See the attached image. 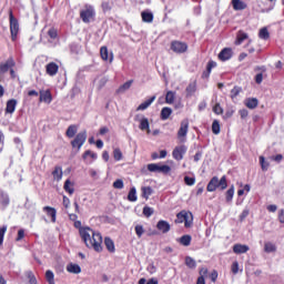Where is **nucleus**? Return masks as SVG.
<instances>
[{
  "mask_svg": "<svg viewBox=\"0 0 284 284\" xmlns=\"http://www.w3.org/2000/svg\"><path fill=\"white\" fill-rule=\"evenodd\" d=\"M79 232L84 245L89 247V250L103 252V236L99 232L88 226L80 227Z\"/></svg>",
  "mask_w": 284,
  "mask_h": 284,
  "instance_id": "1",
  "label": "nucleus"
},
{
  "mask_svg": "<svg viewBox=\"0 0 284 284\" xmlns=\"http://www.w3.org/2000/svg\"><path fill=\"white\" fill-rule=\"evenodd\" d=\"M217 187L220 190H226L227 189V179L224 176L219 180L216 176L212 178L209 182L206 190L207 192H216Z\"/></svg>",
  "mask_w": 284,
  "mask_h": 284,
  "instance_id": "2",
  "label": "nucleus"
},
{
  "mask_svg": "<svg viewBox=\"0 0 284 284\" xmlns=\"http://www.w3.org/2000/svg\"><path fill=\"white\" fill-rule=\"evenodd\" d=\"M9 20H10V32L12 41H17V34H19V21L12 14V10L9 11Z\"/></svg>",
  "mask_w": 284,
  "mask_h": 284,
  "instance_id": "3",
  "label": "nucleus"
},
{
  "mask_svg": "<svg viewBox=\"0 0 284 284\" xmlns=\"http://www.w3.org/2000/svg\"><path fill=\"white\" fill-rule=\"evenodd\" d=\"M94 7L87 4L83 10L80 12V17L83 23H90L91 19H94Z\"/></svg>",
  "mask_w": 284,
  "mask_h": 284,
  "instance_id": "4",
  "label": "nucleus"
},
{
  "mask_svg": "<svg viewBox=\"0 0 284 284\" xmlns=\"http://www.w3.org/2000/svg\"><path fill=\"white\" fill-rule=\"evenodd\" d=\"M149 172H158L159 174H169L172 171L170 165H161L156 163H151L148 165Z\"/></svg>",
  "mask_w": 284,
  "mask_h": 284,
  "instance_id": "5",
  "label": "nucleus"
},
{
  "mask_svg": "<svg viewBox=\"0 0 284 284\" xmlns=\"http://www.w3.org/2000/svg\"><path fill=\"white\" fill-rule=\"evenodd\" d=\"M88 139V132L82 131L77 134L75 139L71 142L72 148H78V150H81L83 148V143H85Z\"/></svg>",
  "mask_w": 284,
  "mask_h": 284,
  "instance_id": "6",
  "label": "nucleus"
},
{
  "mask_svg": "<svg viewBox=\"0 0 284 284\" xmlns=\"http://www.w3.org/2000/svg\"><path fill=\"white\" fill-rule=\"evenodd\" d=\"M171 50L175 52V54H184V52H187V43L181 41H172Z\"/></svg>",
  "mask_w": 284,
  "mask_h": 284,
  "instance_id": "7",
  "label": "nucleus"
},
{
  "mask_svg": "<svg viewBox=\"0 0 284 284\" xmlns=\"http://www.w3.org/2000/svg\"><path fill=\"white\" fill-rule=\"evenodd\" d=\"M190 129V120L184 119L181 122V126L178 131V139L181 141H185V136H187V130Z\"/></svg>",
  "mask_w": 284,
  "mask_h": 284,
  "instance_id": "8",
  "label": "nucleus"
},
{
  "mask_svg": "<svg viewBox=\"0 0 284 284\" xmlns=\"http://www.w3.org/2000/svg\"><path fill=\"white\" fill-rule=\"evenodd\" d=\"M135 120L140 123L139 128L142 130V132H148V134H150V121L148 120V118L143 116V115H136Z\"/></svg>",
  "mask_w": 284,
  "mask_h": 284,
  "instance_id": "9",
  "label": "nucleus"
},
{
  "mask_svg": "<svg viewBox=\"0 0 284 284\" xmlns=\"http://www.w3.org/2000/svg\"><path fill=\"white\" fill-rule=\"evenodd\" d=\"M185 152H187V146L185 145L176 146L173 150V159H175V161H183V155L185 154Z\"/></svg>",
  "mask_w": 284,
  "mask_h": 284,
  "instance_id": "10",
  "label": "nucleus"
},
{
  "mask_svg": "<svg viewBox=\"0 0 284 284\" xmlns=\"http://www.w3.org/2000/svg\"><path fill=\"white\" fill-rule=\"evenodd\" d=\"M45 70L49 77H57V73L59 72V64L54 62H50L47 64Z\"/></svg>",
  "mask_w": 284,
  "mask_h": 284,
  "instance_id": "11",
  "label": "nucleus"
},
{
  "mask_svg": "<svg viewBox=\"0 0 284 284\" xmlns=\"http://www.w3.org/2000/svg\"><path fill=\"white\" fill-rule=\"evenodd\" d=\"M100 54H101V59L103 61H109L110 63H112V61H114V55L108 51V47H102L100 49Z\"/></svg>",
  "mask_w": 284,
  "mask_h": 284,
  "instance_id": "12",
  "label": "nucleus"
},
{
  "mask_svg": "<svg viewBox=\"0 0 284 284\" xmlns=\"http://www.w3.org/2000/svg\"><path fill=\"white\" fill-rule=\"evenodd\" d=\"M156 227L160 232H162V234H168V232H170V223L165 220H160L156 224Z\"/></svg>",
  "mask_w": 284,
  "mask_h": 284,
  "instance_id": "13",
  "label": "nucleus"
},
{
  "mask_svg": "<svg viewBox=\"0 0 284 284\" xmlns=\"http://www.w3.org/2000/svg\"><path fill=\"white\" fill-rule=\"evenodd\" d=\"M234 254H247L250 252V246L246 244H235L233 246Z\"/></svg>",
  "mask_w": 284,
  "mask_h": 284,
  "instance_id": "14",
  "label": "nucleus"
},
{
  "mask_svg": "<svg viewBox=\"0 0 284 284\" xmlns=\"http://www.w3.org/2000/svg\"><path fill=\"white\" fill-rule=\"evenodd\" d=\"M10 68H14V60L12 58L8 59L6 63L0 65V74H6Z\"/></svg>",
  "mask_w": 284,
  "mask_h": 284,
  "instance_id": "15",
  "label": "nucleus"
},
{
  "mask_svg": "<svg viewBox=\"0 0 284 284\" xmlns=\"http://www.w3.org/2000/svg\"><path fill=\"white\" fill-rule=\"evenodd\" d=\"M220 61H230L232 59V49L225 48L219 54Z\"/></svg>",
  "mask_w": 284,
  "mask_h": 284,
  "instance_id": "16",
  "label": "nucleus"
},
{
  "mask_svg": "<svg viewBox=\"0 0 284 284\" xmlns=\"http://www.w3.org/2000/svg\"><path fill=\"white\" fill-rule=\"evenodd\" d=\"M244 104L246 105V108H248V110H255V108H258V99H256V98H247L244 101Z\"/></svg>",
  "mask_w": 284,
  "mask_h": 284,
  "instance_id": "17",
  "label": "nucleus"
},
{
  "mask_svg": "<svg viewBox=\"0 0 284 284\" xmlns=\"http://www.w3.org/2000/svg\"><path fill=\"white\" fill-rule=\"evenodd\" d=\"M43 212H47L48 216L51 217L52 223H57V209L52 206H44Z\"/></svg>",
  "mask_w": 284,
  "mask_h": 284,
  "instance_id": "18",
  "label": "nucleus"
},
{
  "mask_svg": "<svg viewBox=\"0 0 284 284\" xmlns=\"http://www.w3.org/2000/svg\"><path fill=\"white\" fill-rule=\"evenodd\" d=\"M67 272H69V274H81V266L79 264L69 263L67 265Z\"/></svg>",
  "mask_w": 284,
  "mask_h": 284,
  "instance_id": "19",
  "label": "nucleus"
},
{
  "mask_svg": "<svg viewBox=\"0 0 284 284\" xmlns=\"http://www.w3.org/2000/svg\"><path fill=\"white\" fill-rule=\"evenodd\" d=\"M14 110H17V100L11 99L7 102L6 113L14 114Z\"/></svg>",
  "mask_w": 284,
  "mask_h": 284,
  "instance_id": "20",
  "label": "nucleus"
},
{
  "mask_svg": "<svg viewBox=\"0 0 284 284\" xmlns=\"http://www.w3.org/2000/svg\"><path fill=\"white\" fill-rule=\"evenodd\" d=\"M40 101H43V103H52V93L50 91H41L40 92Z\"/></svg>",
  "mask_w": 284,
  "mask_h": 284,
  "instance_id": "21",
  "label": "nucleus"
},
{
  "mask_svg": "<svg viewBox=\"0 0 284 284\" xmlns=\"http://www.w3.org/2000/svg\"><path fill=\"white\" fill-rule=\"evenodd\" d=\"M156 101V95L151 97L149 100L142 102L139 106L138 110H148V108L151 105V103H154Z\"/></svg>",
  "mask_w": 284,
  "mask_h": 284,
  "instance_id": "22",
  "label": "nucleus"
},
{
  "mask_svg": "<svg viewBox=\"0 0 284 284\" xmlns=\"http://www.w3.org/2000/svg\"><path fill=\"white\" fill-rule=\"evenodd\" d=\"M104 245L108 252L114 253L116 251V248L114 247V241H112V239L110 237L104 239Z\"/></svg>",
  "mask_w": 284,
  "mask_h": 284,
  "instance_id": "23",
  "label": "nucleus"
},
{
  "mask_svg": "<svg viewBox=\"0 0 284 284\" xmlns=\"http://www.w3.org/2000/svg\"><path fill=\"white\" fill-rule=\"evenodd\" d=\"M172 115V109L169 106H164L161 110V119L162 121H168V119H170V116Z\"/></svg>",
  "mask_w": 284,
  "mask_h": 284,
  "instance_id": "24",
  "label": "nucleus"
},
{
  "mask_svg": "<svg viewBox=\"0 0 284 284\" xmlns=\"http://www.w3.org/2000/svg\"><path fill=\"white\" fill-rule=\"evenodd\" d=\"M232 6L234 10H245L247 8V4L241 0H232Z\"/></svg>",
  "mask_w": 284,
  "mask_h": 284,
  "instance_id": "25",
  "label": "nucleus"
},
{
  "mask_svg": "<svg viewBox=\"0 0 284 284\" xmlns=\"http://www.w3.org/2000/svg\"><path fill=\"white\" fill-rule=\"evenodd\" d=\"M132 83H134L133 80L126 81L124 84H122V85L118 89V92H119L120 94H123V92H128V90H130V88H132Z\"/></svg>",
  "mask_w": 284,
  "mask_h": 284,
  "instance_id": "26",
  "label": "nucleus"
},
{
  "mask_svg": "<svg viewBox=\"0 0 284 284\" xmlns=\"http://www.w3.org/2000/svg\"><path fill=\"white\" fill-rule=\"evenodd\" d=\"M52 175L55 181H61L63 179V170L60 166H55Z\"/></svg>",
  "mask_w": 284,
  "mask_h": 284,
  "instance_id": "27",
  "label": "nucleus"
},
{
  "mask_svg": "<svg viewBox=\"0 0 284 284\" xmlns=\"http://www.w3.org/2000/svg\"><path fill=\"white\" fill-rule=\"evenodd\" d=\"M142 21L145 23H152V21H154V14H152V12L143 11Z\"/></svg>",
  "mask_w": 284,
  "mask_h": 284,
  "instance_id": "28",
  "label": "nucleus"
},
{
  "mask_svg": "<svg viewBox=\"0 0 284 284\" xmlns=\"http://www.w3.org/2000/svg\"><path fill=\"white\" fill-rule=\"evenodd\" d=\"M264 252H266V254H272V252H276V244L272 242H266L264 244Z\"/></svg>",
  "mask_w": 284,
  "mask_h": 284,
  "instance_id": "29",
  "label": "nucleus"
},
{
  "mask_svg": "<svg viewBox=\"0 0 284 284\" xmlns=\"http://www.w3.org/2000/svg\"><path fill=\"white\" fill-rule=\"evenodd\" d=\"M0 205L8 207L10 205V197L6 193H0Z\"/></svg>",
  "mask_w": 284,
  "mask_h": 284,
  "instance_id": "30",
  "label": "nucleus"
},
{
  "mask_svg": "<svg viewBox=\"0 0 284 284\" xmlns=\"http://www.w3.org/2000/svg\"><path fill=\"white\" fill-rule=\"evenodd\" d=\"M179 243L181 245H184V247H190V244L192 243V236L190 235H183L180 240Z\"/></svg>",
  "mask_w": 284,
  "mask_h": 284,
  "instance_id": "31",
  "label": "nucleus"
},
{
  "mask_svg": "<svg viewBox=\"0 0 284 284\" xmlns=\"http://www.w3.org/2000/svg\"><path fill=\"white\" fill-rule=\"evenodd\" d=\"M64 190L68 192V194H74V183H72L70 180H67L64 182Z\"/></svg>",
  "mask_w": 284,
  "mask_h": 284,
  "instance_id": "32",
  "label": "nucleus"
},
{
  "mask_svg": "<svg viewBox=\"0 0 284 284\" xmlns=\"http://www.w3.org/2000/svg\"><path fill=\"white\" fill-rule=\"evenodd\" d=\"M78 130H79V128L77 125H74V124L70 125L67 130V136L69 139L74 138V134H77Z\"/></svg>",
  "mask_w": 284,
  "mask_h": 284,
  "instance_id": "33",
  "label": "nucleus"
},
{
  "mask_svg": "<svg viewBox=\"0 0 284 284\" xmlns=\"http://www.w3.org/2000/svg\"><path fill=\"white\" fill-rule=\"evenodd\" d=\"M260 165L263 172H267V170H270V163L265 161V156L263 155L260 156Z\"/></svg>",
  "mask_w": 284,
  "mask_h": 284,
  "instance_id": "34",
  "label": "nucleus"
},
{
  "mask_svg": "<svg viewBox=\"0 0 284 284\" xmlns=\"http://www.w3.org/2000/svg\"><path fill=\"white\" fill-rule=\"evenodd\" d=\"M185 265L186 267H190V270H195L196 268V261L190 256L185 257Z\"/></svg>",
  "mask_w": 284,
  "mask_h": 284,
  "instance_id": "35",
  "label": "nucleus"
},
{
  "mask_svg": "<svg viewBox=\"0 0 284 284\" xmlns=\"http://www.w3.org/2000/svg\"><path fill=\"white\" fill-rule=\"evenodd\" d=\"M245 39H247V33L243 32V31H240L237 33V39L235 41V44L236 45H241V43H243L245 41Z\"/></svg>",
  "mask_w": 284,
  "mask_h": 284,
  "instance_id": "36",
  "label": "nucleus"
},
{
  "mask_svg": "<svg viewBox=\"0 0 284 284\" xmlns=\"http://www.w3.org/2000/svg\"><path fill=\"white\" fill-rule=\"evenodd\" d=\"M154 191L152 190V187H150V186H143L142 187V196L144 197V199H150V196H152V193H153Z\"/></svg>",
  "mask_w": 284,
  "mask_h": 284,
  "instance_id": "37",
  "label": "nucleus"
},
{
  "mask_svg": "<svg viewBox=\"0 0 284 284\" xmlns=\"http://www.w3.org/2000/svg\"><path fill=\"white\" fill-rule=\"evenodd\" d=\"M196 92V82H192L186 88V97H192Z\"/></svg>",
  "mask_w": 284,
  "mask_h": 284,
  "instance_id": "38",
  "label": "nucleus"
},
{
  "mask_svg": "<svg viewBox=\"0 0 284 284\" xmlns=\"http://www.w3.org/2000/svg\"><path fill=\"white\" fill-rule=\"evenodd\" d=\"M241 92H243V89L241 87H234L231 90V99H232V101H234L236 99V97H239V94H241Z\"/></svg>",
  "mask_w": 284,
  "mask_h": 284,
  "instance_id": "39",
  "label": "nucleus"
},
{
  "mask_svg": "<svg viewBox=\"0 0 284 284\" xmlns=\"http://www.w3.org/2000/svg\"><path fill=\"white\" fill-rule=\"evenodd\" d=\"M136 187H132L128 194V201H131L132 203L136 202Z\"/></svg>",
  "mask_w": 284,
  "mask_h": 284,
  "instance_id": "40",
  "label": "nucleus"
},
{
  "mask_svg": "<svg viewBox=\"0 0 284 284\" xmlns=\"http://www.w3.org/2000/svg\"><path fill=\"white\" fill-rule=\"evenodd\" d=\"M175 97H176V93H175V92H173V91L166 92V97H165L166 103H169V104L174 103Z\"/></svg>",
  "mask_w": 284,
  "mask_h": 284,
  "instance_id": "41",
  "label": "nucleus"
},
{
  "mask_svg": "<svg viewBox=\"0 0 284 284\" xmlns=\"http://www.w3.org/2000/svg\"><path fill=\"white\" fill-rule=\"evenodd\" d=\"M260 39H264V41H267L270 39V31H267V28H262L258 33Z\"/></svg>",
  "mask_w": 284,
  "mask_h": 284,
  "instance_id": "42",
  "label": "nucleus"
},
{
  "mask_svg": "<svg viewBox=\"0 0 284 284\" xmlns=\"http://www.w3.org/2000/svg\"><path fill=\"white\" fill-rule=\"evenodd\" d=\"M232 199H234V185H232L227 191H226V202L232 203Z\"/></svg>",
  "mask_w": 284,
  "mask_h": 284,
  "instance_id": "43",
  "label": "nucleus"
},
{
  "mask_svg": "<svg viewBox=\"0 0 284 284\" xmlns=\"http://www.w3.org/2000/svg\"><path fill=\"white\" fill-rule=\"evenodd\" d=\"M193 221H194V219L192 216V213H186V217L184 220L185 227H192Z\"/></svg>",
  "mask_w": 284,
  "mask_h": 284,
  "instance_id": "44",
  "label": "nucleus"
},
{
  "mask_svg": "<svg viewBox=\"0 0 284 284\" xmlns=\"http://www.w3.org/2000/svg\"><path fill=\"white\" fill-rule=\"evenodd\" d=\"M187 216L186 212H180L176 215L175 223H185V217Z\"/></svg>",
  "mask_w": 284,
  "mask_h": 284,
  "instance_id": "45",
  "label": "nucleus"
},
{
  "mask_svg": "<svg viewBox=\"0 0 284 284\" xmlns=\"http://www.w3.org/2000/svg\"><path fill=\"white\" fill-rule=\"evenodd\" d=\"M212 132L213 134H221V124L216 120L212 124Z\"/></svg>",
  "mask_w": 284,
  "mask_h": 284,
  "instance_id": "46",
  "label": "nucleus"
},
{
  "mask_svg": "<svg viewBox=\"0 0 284 284\" xmlns=\"http://www.w3.org/2000/svg\"><path fill=\"white\" fill-rule=\"evenodd\" d=\"M135 234L138 236V239H141V236H143V234H145V229H143V225H135Z\"/></svg>",
  "mask_w": 284,
  "mask_h": 284,
  "instance_id": "47",
  "label": "nucleus"
},
{
  "mask_svg": "<svg viewBox=\"0 0 284 284\" xmlns=\"http://www.w3.org/2000/svg\"><path fill=\"white\" fill-rule=\"evenodd\" d=\"M113 159L115 161H121L123 159V153L121 152V149H114Z\"/></svg>",
  "mask_w": 284,
  "mask_h": 284,
  "instance_id": "48",
  "label": "nucleus"
},
{
  "mask_svg": "<svg viewBox=\"0 0 284 284\" xmlns=\"http://www.w3.org/2000/svg\"><path fill=\"white\" fill-rule=\"evenodd\" d=\"M113 187H114L115 190H123V187H124L123 180H121V179L115 180V181L113 182Z\"/></svg>",
  "mask_w": 284,
  "mask_h": 284,
  "instance_id": "49",
  "label": "nucleus"
},
{
  "mask_svg": "<svg viewBox=\"0 0 284 284\" xmlns=\"http://www.w3.org/2000/svg\"><path fill=\"white\" fill-rule=\"evenodd\" d=\"M6 232H8V225L0 227V245H3V236H6Z\"/></svg>",
  "mask_w": 284,
  "mask_h": 284,
  "instance_id": "50",
  "label": "nucleus"
},
{
  "mask_svg": "<svg viewBox=\"0 0 284 284\" xmlns=\"http://www.w3.org/2000/svg\"><path fill=\"white\" fill-rule=\"evenodd\" d=\"M88 156H90L91 159H93V161H97V159H98L97 153H94V152H92V151H90V150H88V151L84 152L83 159H88Z\"/></svg>",
  "mask_w": 284,
  "mask_h": 284,
  "instance_id": "51",
  "label": "nucleus"
},
{
  "mask_svg": "<svg viewBox=\"0 0 284 284\" xmlns=\"http://www.w3.org/2000/svg\"><path fill=\"white\" fill-rule=\"evenodd\" d=\"M143 214H144V216L150 217V216H152V214H154V209H152L150 206H144Z\"/></svg>",
  "mask_w": 284,
  "mask_h": 284,
  "instance_id": "52",
  "label": "nucleus"
},
{
  "mask_svg": "<svg viewBox=\"0 0 284 284\" xmlns=\"http://www.w3.org/2000/svg\"><path fill=\"white\" fill-rule=\"evenodd\" d=\"M27 276L29 280V284H37V277L34 276V274L32 272H27Z\"/></svg>",
  "mask_w": 284,
  "mask_h": 284,
  "instance_id": "53",
  "label": "nucleus"
},
{
  "mask_svg": "<svg viewBox=\"0 0 284 284\" xmlns=\"http://www.w3.org/2000/svg\"><path fill=\"white\" fill-rule=\"evenodd\" d=\"M184 182H185L186 185H194L196 183V179L190 178V176H185L184 178Z\"/></svg>",
  "mask_w": 284,
  "mask_h": 284,
  "instance_id": "54",
  "label": "nucleus"
},
{
  "mask_svg": "<svg viewBox=\"0 0 284 284\" xmlns=\"http://www.w3.org/2000/svg\"><path fill=\"white\" fill-rule=\"evenodd\" d=\"M212 68H216V62L210 61V62L207 63V67H206L207 74H206V77H210V72H212Z\"/></svg>",
  "mask_w": 284,
  "mask_h": 284,
  "instance_id": "55",
  "label": "nucleus"
},
{
  "mask_svg": "<svg viewBox=\"0 0 284 284\" xmlns=\"http://www.w3.org/2000/svg\"><path fill=\"white\" fill-rule=\"evenodd\" d=\"M270 159L271 161H275V163H281L283 161V154L272 155Z\"/></svg>",
  "mask_w": 284,
  "mask_h": 284,
  "instance_id": "56",
  "label": "nucleus"
},
{
  "mask_svg": "<svg viewBox=\"0 0 284 284\" xmlns=\"http://www.w3.org/2000/svg\"><path fill=\"white\" fill-rule=\"evenodd\" d=\"M102 10L103 12H110L112 10V6H110V2H102Z\"/></svg>",
  "mask_w": 284,
  "mask_h": 284,
  "instance_id": "57",
  "label": "nucleus"
},
{
  "mask_svg": "<svg viewBox=\"0 0 284 284\" xmlns=\"http://www.w3.org/2000/svg\"><path fill=\"white\" fill-rule=\"evenodd\" d=\"M213 112L215 114H221L223 112V108H221V104L220 103H216L214 106H213Z\"/></svg>",
  "mask_w": 284,
  "mask_h": 284,
  "instance_id": "58",
  "label": "nucleus"
},
{
  "mask_svg": "<svg viewBox=\"0 0 284 284\" xmlns=\"http://www.w3.org/2000/svg\"><path fill=\"white\" fill-rule=\"evenodd\" d=\"M239 114L241 119H247V115L250 114V112H247V109H242L239 111Z\"/></svg>",
  "mask_w": 284,
  "mask_h": 284,
  "instance_id": "59",
  "label": "nucleus"
},
{
  "mask_svg": "<svg viewBox=\"0 0 284 284\" xmlns=\"http://www.w3.org/2000/svg\"><path fill=\"white\" fill-rule=\"evenodd\" d=\"M210 278L213 283H216V280L219 278V273L216 271H213L211 274H210Z\"/></svg>",
  "mask_w": 284,
  "mask_h": 284,
  "instance_id": "60",
  "label": "nucleus"
},
{
  "mask_svg": "<svg viewBox=\"0 0 284 284\" xmlns=\"http://www.w3.org/2000/svg\"><path fill=\"white\" fill-rule=\"evenodd\" d=\"M48 34H49L50 39H57V31H55V29H50L48 31Z\"/></svg>",
  "mask_w": 284,
  "mask_h": 284,
  "instance_id": "61",
  "label": "nucleus"
},
{
  "mask_svg": "<svg viewBox=\"0 0 284 284\" xmlns=\"http://www.w3.org/2000/svg\"><path fill=\"white\" fill-rule=\"evenodd\" d=\"M232 272L233 274H239V262L232 264Z\"/></svg>",
  "mask_w": 284,
  "mask_h": 284,
  "instance_id": "62",
  "label": "nucleus"
},
{
  "mask_svg": "<svg viewBox=\"0 0 284 284\" xmlns=\"http://www.w3.org/2000/svg\"><path fill=\"white\" fill-rule=\"evenodd\" d=\"M200 276H202V278H205V276H207V268L202 267V268L200 270Z\"/></svg>",
  "mask_w": 284,
  "mask_h": 284,
  "instance_id": "63",
  "label": "nucleus"
},
{
  "mask_svg": "<svg viewBox=\"0 0 284 284\" xmlns=\"http://www.w3.org/2000/svg\"><path fill=\"white\" fill-rule=\"evenodd\" d=\"M278 221H280V223H284V210H280V212H278Z\"/></svg>",
  "mask_w": 284,
  "mask_h": 284,
  "instance_id": "64",
  "label": "nucleus"
}]
</instances>
